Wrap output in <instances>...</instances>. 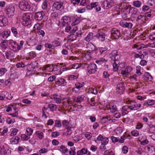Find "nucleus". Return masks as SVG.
<instances>
[{
	"instance_id": "nucleus-1",
	"label": "nucleus",
	"mask_w": 155,
	"mask_h": 155,
	"mask_svg": "<svg viewBox=\"0 0 155 155\" xmlns=\"http://www.w3.org/2000/svg\"><path fill=\"white\" fill-rule=\"evenodd\" d=\"M33 15L29 13H26L23 15L22 18L25 22V25L27 26L31 24Z\"/></svg>"
},
{
	"instance_id": "nucleus-2",
	"label": "nucleus",
	"mask_w": 155,
	"mask_h": 155,
	"mask_svg": "<svg viewBox=\"0 0 155 155\" xmlns=\"http://www.w3.org/2000/svg\"><path fill=\"white\" fill-rule=\"evenodd\" d=\"M18 6L21 10L25 11H28L31 8L30 4L25 0L20 1L19 3Z\"/></svg>"
},
{
	"instance_id": "nucleus-3",
	"label": "nucleus",
	"mask_w": 155,
	"mask_h": 155,
	"mask_svg": "<svg viewBox=\"0 0 155 155\" xmlns=\"http://www.w3.org/2000/svg\"><path fill=\"white\" fill-rule=\"evenodd\" d=\"M8 45L9 49L15 52L18 51V44L13 40H11L8 41Z\"/></svg>"
},
{
	"instance_id": "nucleus-4",
	"label": "nucleus",
	"mask_w": 155,
	"mask_h": 155,
	"mask_svg": "<svg viewBox=\"0 0 155 155\" xmlns=\"http://www.w3.org/2000/svg\"><path fill=\"white\" fill-rule=\"evenodd\" d=\"M15 8L14 6L11 5L7 7L6 9V14L9 18H12L15 14Z\"/></svg>"
},
{
	"instance_id": "nucleus-5",
	"label": "nucleus",
	"mask_w": 155,
	"mask_h": 155,
	"mask_svg": "<svg viewBox=\"0 0 155 155\" xmlns=\"http://www.w3.org/2000/svg\"><path fill=\"white\" fill-rule=\"evenodd\" d=\"M87 68V72L90 74H93L96 71L97 67L94 63H91L88 64Z\"/></svg>"
},
{
	"instance_id": "nucleus-6",
	"label": "nucleus",
	"mask_w": 155,
	"mask_h": 155,
	"mask_svg": "<svg viewBox=\"0 0 155 155\" xmlns=\"http://www.w3.org/2000/svg\"><path fill=\"white\" fill-rule=\"evenodd\" d=\"M110 31L112 36L115 39H118L120 36V31L116 28L112 29Z\"/></svg>"
},
{
	"instance_id": "nucleus-7",
	"label": "nucleus",
	"mask_w": 155,
	"mask_h": 155,
	"mask_svg": "<svg viewBox=\"0 0 155 155\" xmlns=\"http://www.w3.org/2000/svg\"><path fill=\"white\" fill-rule=\"evenodd\" d=\"M112 0H107L103 1L101 4V6L104 9H108L111 7L113 5L111 2Z\"/></svg>"
},
{
	"instance_id": "nucleus-8",
	"label": "nucleus",
	"mask_w": 155,
	"mask_h": 155,
	"mask_svg": "<svg viewBox=\"0 0 155 155\" xmlns=\"http://www.w3.org/2000/svg\"><path fill=\"white\" fill-rule=\"evenodd\" d=\"M45 15L44 12L43 11H41L35 12L34 14V17L35 20L40 21L43 19Z\"/></svg>"
},
{
	"instance_id": "nucleus-9",
	"label": "nucleus",
	"mask_w": 155,
	"mask_h": 155,
	"mask_svg": "<svg viewBox=\"0 0 155 155\" xmlns=\"http://www.w3.org/2000/svg\"><path fill=\"white\" fill-rule=\"evenodd\" d=\"M38 64L36 61H35L31 62L29 64H28L26 66L27 67V70L28 71H35V68L38 66Z\"/></svg>"
},
{
	"instance_id": "nucleus-10",
	"label": "nucleus",
	"mask_w": 155,
	"mask_h": 155,
	"mask_svg": "<svg viewBox=\"0 0 155 155\" xmlns=\"http://www.w3.org/2000/svg\"><path fill=\"white\" fill-rule=\"evenodd\" d=\"M112 56L110 57L111 60L117 62L120 59V55L117 54V52L116 50L112 51L111 53Z\"/></svg>"
},
{
	"instance_id": "nucleus-11",
	"label": "nucleus",
	"mask_w": 155,
	"mask_h": 155,
	"mask_svg": "<svg viewBox=\"0 0 155 155\" xmlns=\"http://www.w3.org/2000/svg\"><path fill=\"white\" fill-rule=\"evenodd\" d=\"M124 86L123 83L121 82L117 84L116 87V90L118 94H122L123 93L124 91Z\"/></svg>"
},
{
	"instance_id": "nucleus-12",
	"label": "nucleus",
	"mask_w": 155,
	"mask_h": 155,
	"mask_svg": "<svg viewBox=\"0 0 155 155\" xmlns=\"http://www.w3.org/2000/svg\"><path fill=\"white\" fill-rule=\"evenodd\" d=\"M55 83L59 86H64L66 85L67 82L65 80L62 78H59L56 81Z\"/></svg>"
},
{
	"instance_id": "nucleus-13",
	"label": "nucleus",
	"mask_w": 155,
	"mask_h": 155,
	"mask_svg": "<svg viewBox=\"0 0 155 155\" xmlns=\"http://www.w3.org/2000/svg\"><path fill=\"white\" fill-rule=\"evenodd\" d=\"M129 109L130 110H136L139 109L141 107V104H140L135 103L134 104L130 103V105H128Z\"/></svg>"
},
{
	"instance_id": "nucleus-14",
	"label": "nucleus",
	"mask_w": 155,
	"mask_h": 155,
	"mask_svg": "<svg viewBox=\"0 0 155 155\" xmlns=\"http://www.w3.org/2000/svg\"><path fill=\"white\" fill-rule=\"evenodd\" d=\"M124 70H122L121 73L123 75H127L130 73L132 70V68L130 66L126 67Z\"/></svg>"
},
{
	"instance_id": "nucleus-15",
	"label": "nucleus",
	"mask_w": 155,
	"mask_h": 155,
	"mask_svg": "<svg viewBox=\"0 0 155 155\" xmlns=\"http://www.w3.org/2000/svg\"><path fill=\"white\" fill-rule=\"evenodd\" d=\"M7 21L5 17L3 15H0V26L3 27L6 25Z\"/></svg>"
},
{
	"instance_id": "nucleus-16",
	"label": "nucleus",
	"mask_w": 155,
	"mask_h": 155,
	"mask_svg": "<svg viewBox=\"0 0 155 155\" xmlns=\"http://www.w3.org/2000/svg\"><path fill=\"white\" fill-rule=\"evenodd\" d=\"M62 3L60 2H56L53 5V7L55 9L57 10L60 9L62 6Z\"/></svg>"
},
{
	"instance_id": "nucleus-17",
	"label": "nucleus",
	"mask_w": 155,
	"mask_h": 155,
	"mask_svg": "<svg viewBox=\"0 0 155 155\" xmlns=\"http://www.w3.org/2000/svg\"><path fill=\"white\" fill-rule=\"evenodd\" d=\"M96 36L101 41H103L105 39V34L103 32H100L97 33Z\"/></svg>"
},
{
	"instance_id": "nucleus-18",
	"label": "nucleus",
	"mask_w": 155,
	"mask_h": 155,
	"mask_svg": "<svg viewBox=\"0 0 155 155\" xmlns=\"http://www.w3.org/2000/svg\"><path fill=\"white\" fill-rule=\"evenodd\" d=\"M86 48L88 50L91 51H93L96 50L95 46L92 43H89L87 44Z\"/></svg>"
},
{
	"instance_id": "nucleus-19",
	"label": "nucleus",
	"mask_w": 155,
	"mask_h": 155,
	"mask_svg": "<svg viewBox=\"0 0 155 155\" xmlns=\"http://www.w3.org/2000/svg\"><path fill=\"white\" fill-rule=\"evenodd\" d=\"M120 24L121 26L125 28H131L133 24L131 23H127L126 22H120Z\"/></svg>"
},
{
	"instance_id": "nucleus-20",
	"label": "nucleus",
	"mask_w": 155,
	"mask_h": 155,
	"mask_svg": "<svg viewBox=\"0 0 155 155\" xmlns=\"http://www.w3.org/2000/svg\"><path fill=\"white\" fill-rule=\"evenodd\" d=\"M129 109L128 105H125L122 108V116H124L127 114L129 112L127 110Z\"/></svg>"
},
{
	"instance_id": "nucleus-21",
	"label": "nucleus",
	"mask_w": 155,
	"mask_h": 155,
	"mask_svg": "<svg viewBox=\"0 0 155 155\" xmlns=\"http://www.w3.org/2000/svg\"><path fill=\"white\" fill-rule=\"evenodd\" d=\"M2 155H9V154L11 153V150L7 148H5L3 146L2 147Z\"/></svg>"
},
{
	"instance_id": "nucleus-22",
	"label": "nucleus",
	"mask_w": 155,
	"mask_h": 155,
	"mask_svg": "<svg viewBox=\"0 0 155 155\" xmlns=\"http://www.w3.org/2000/svg\"><path fill=\"white\" fill-rule=\"evenodd\" d=\"M85 96L84 95H81L80 96H78L76 97H74V101L76 102H81L84 100Z\"/></svg>"
},
{
	"instance_id": "nucleus-23",
	"label": "nucleus",
	"mask_w": 155,
	"mask_h": 155,
	"mask_svg": "<svg viewBox=\"0 0 155 155\" xmlns=\"http://www.w3.org/2000/svg\"><path fill=\"white\" fill-rule=\"evenodd\" d=\"M71 127L66 128L64 129L65 132L63 133V135H65L66 136H68L71 135L72 133V131L71 129Z\"/></svg>"
},
{
	"instance_id": "nucleus-24",
	"label": "nucleus",
	"mask_w": 155,
	"mask_h": 155,
	"mask_svg": "<svg viewBox=\"0 0 155 155\" xmlns=\"http://www.w3.org/2000/svg\"><path fill=\"white\" fill-rule=\"evenodd\" d=\"M136 20L138 22L140 21L141 24L144 23L146 21L145 17L143 15H140L137 17Z\"/></svg>"
},
{
	"instance_id": "nucleus-25",
	"label": "nucleus",
	"mask_w": 155,
	"mask_h": 155,
	"mask_svg": "<svg viewBox=\"0 0 155 155\" xmlns=\"http://www.w3.org/2000/svg\"><path fill=\"white\" fill-rule=\"evenodd\" d=\"M82 106L81 105H74L70 107V108L73 111L79 110V109L81 108Z\"/></svg>"
},
{
	"instance_id": "nucleus-26",
	"label": "nucleus",
	"mask_w": 155,
	"mask_h": 155,
	"mask_svg": "<svg viewBox=\"0 0 155 155\" xmlns=\"http://www.w3.org/2000/svg\"><path fill=\"white\" fill-rule=\"evenodd\" d=\"M87 149L84 148L80 150H78L77 153V155H82L87 153Z\"/></svg>"
},
{
	"instance_id": "nucleus-27",
	"label": "nucleus",
	"mask_w": 155,
	"mask_h": 155,
	"mask_svg": "<svg viewBox=\"0 0 155 155\" xmlns=\"http://www.w3.org/2000/svg\"><path fill=\"white\" fill-rule=\"evenodd\" d=\"M133 5L137 8H140L142 4L141 2L139 0L134 1L133 2Z\"/></svg>"
},
{
	"instance_id": "nucleus-28",
	"label": "nucleus",
	"mask_w": 155,
	"mask_h": 155,
	"mask_svg": "<svg viewBox=\"0 0 155 155\" xmlns=\"http://www.w3.org/2000/svg\"><path fill=\"white\" fill-rule=\"evenodd\" d=\"M93 33L89 32L85 38V40L87 41H90L93 38Z\"/></svg>"
},
{
	"instance_id": "nucleus-29",
	"label": "nucleus",
	"mask_w": 155,
	"mask_h": 155,
	"mask_svg": "<svg viewBox=\"0 0 155 155\" xmlns=\"http://www.w3.org/2000/svg\"><path fill=\"white\" fill-rule=\"evenodd\" d=\"M58 95L55 94L53 95V98L54 99L56 102L57 104H60L61 102V99L58 97Z\"/></svg>"
},
{
	"instance_id": "nucleus-30",
	"label": "nucleus",
	"mask_w": 155,
	"mask_h": 155,
	"mask_svg": "<svg viewBox=\"0 0 155 155\" xmlns=\"http://www.w3.org/2000/svg\"><path fill=\"white\" fill-rule=\"evenodd\" d=\"M48 107L50 109V110L52 111L56 110L57 109V105L53 104H49L48 105Z\"/></svg>"
},
{
	"instance_id": "nucleus-31",
	"label": "nucleus",
	"mask_w": 155,
	"mask_h": 155,
	"mask_svg": "<svg viewBox=\"0 0 155 155\" xmlns=\"http://www.w3.org/2000/svg\"><path fill=\"white\" fill-rule=\"evenodd\" d=\"M62 124L63 126L66 128L69 127L71 126V124L68 120H63L62 122Z\"/></svg>"
},
{
	"instance_id": "nucleus-32",
	"label": "nucleus",
	"mask_w": 155,
	"mask_h": 155,
	"mask_svg": "<svg viewBox=\"0 0 155 155\" xmlns=\"http://www.w3.org/2000/svg\"><path fill=\"white\" fill-rule=\"evenodd\" d=\"M19 138L18 137L16 136L15 137H12L11 139V141L12 143L14 144H16L18 143Z\"/></svg>"
},
{
	"instance_id": "nucleus-33",
	"label": "nucleus",
	"mask_w": 155,
	"mask_h": 155,
	"mask_svg": "<svg viewBox=\"0 0 155 155\" xmlns=\"http://www.w3.org/2000/svg\"><path fill=\"white\" fill-rule=\"evenodd\" d=\"M84 85V83L83 82L81 83L77 82L75 85V87L79 90L81 89V88L83 87Z\"/></svg>"
},
{
	"instance_id": "nucleus-34",
	"label": "nucleus",
	"mask_w": 155,
	"mask_h": 155,
	"mask_svg": "<svg viewBox=\"0 0 155 155\" xmlns=\"http://www.w3.org/2000/svg\"><path fill=\"white\" fill-rule=\"evenodd\" d=\"M81 21V19L80 17H77L73 21V22L72 23V25L74 26L75 25L78 24Z\"/></svg>"
},
{
	"instance_id": "nucleus-35",
	"label": "nucleus",
	"mask_w": 155,
	"mask_h": 155,
	"mask_svg": "<svg viewBox=\"0 0 155 155\" xmlns=\"http://www.w3.org/2000/svg\"><path fill=\"white\" fill-rule=\"evenodd\" d=\"M77 37L76 35L74 34H71L68 36V39L71 40L72 41L75 40L77 38Z\"/></svg>"
},
{
	"instance_id": "nucleus-36",
	"label": "nucleus",
	"mask_w": 155,
	"mask_h": 155,
	"mask_svg": "<svg viewBox=\"0 0 155 155\" xmlns=\"http://www.w3.org/2000/svg\"><path fill=\"white\" fill-rule=\"evenodd\" d=\"M12 32L13 33V35L15 37H17L18 32L17 29L14 27H12L11 28Z\"/></svg>"
},
{
	"instance_id": "nucleus-37",
	"label": "nucleus",
	"mask_w": 155,
	"mask_h": 155,
	"mask_svg": "<svg viewBox=\"0 0 155 155\" xmlns=\"http://www.w3.org/2000/svg\"><path fill=\"white\" fill-rule=\"evenodd\" d=\"M130 10H131V13L132 14V16L134 15H136L137 12V9L134 7L130 8Z\"/></svg>"
},
{
	"instance_id": "nucleus-38",
	"label": "nucleus",
	"mask_w": 155,
	"mask_h": 155,
	"mask_svg": "<svg viewBox=\"0 0 155 155\" xmlns=\"http://www.w3.org/2000/svg\"><path fill=\"white\" fill-rule=\"evenodd\" d=\"M107 60L103 58H100L98 60L96 61L97 63L99 64H101L103 63H104L107 62Z\"/></svg>"
},
{
	"instance_id": "nucleus-39",
	"label": "nucleus",
	"mask_w": 155,
	"mask_h": 155,
	"mask_svg": "<svg viewBox=\"0 0 155 155\" xmlns=\"http://www.w3.org/2000/svg\"><path fill=\"white\" fill-rule=\"evenodd\" d=\"M111 119L109 117H103L101 119L102 122L105 123L108 121H110Z\"/></svg>"
},
{
	"instance_id": "nucleus-40",
	"label": "nucleus",
	"mask_w": 155,
	"mask_h": 155,
	"mask_svg": "<svg viewBox=\"0 0 155 155\" xmlns=\"http://www.w3.org/2000/svg\"><path fill=\"white\" fill-rule=\"evenodd\" d=\"M35 133L39 139H41L43 138V134L42 132L40 131H36Z\"/></svg>"
},
{
	"instance_id": "nucleus-41",
	"label": "nucleus",
	"mask_w": 155,
	"mask_h": 155,
	"mask_svg": "<svg viewBox=\"0 0 155 155\" xmlns=\"http://www.w3.org/2000/svg\"><path fill=\"white\" fill-rule=\"evenodd\" d=\"M48 2L47 0H45L43 2L42 5V8L43 9H46L47 8Z\"/></svg>"
},
{
	"instance_id": "nucleus-42",
	"label": "nucleus",
	"mask_w": 155,
	"mask_h": 155,
	"mask_svg": "<svg viewBox=\"0 0 155 155\" xmlns=\"http://www.w3.org/2000/svg\"><path fill=\"white\" fill-rule=\"evenodd\" d=\"M8 41H4L1 44V45L2 48L4 49H6L8 44Z\"/></svg>"
},
{
	"instance_id": "nucleus-43",
	"label": "nucleus",
	"mask_w": 155,
	"mask_h": 155,
	"mask_svg": "<svg viewBox=\"0 0 155 155\" xmlns=\"http://www.w3.org/2000/svg\"><path fill=\"white\" fill-rule=\"evenodd\" d=\"M119 63H118V61L115 62L114 61L113 64V67L114 70L115 71H117L118 70V66L117 64H119Z\"/></svg>"
},
{
	"instance_id": "nucleus-44",
	"label": "nucleus",
	"mask_w": 155,
	"mask_h": 155,
	"mask_svg": "<svg viewBox=\"0 0 155 155\" xmlns=\"http://www.w3.org/2000/svg\"><path fill=\"white\" fill-rule=\"evenodd\" d=\"M7 71V70L4 68H0V77L4 75Z\"/></svg>"
},
{
	"instance_id": "nucleus-45",
	"label": "nucleus",
	"mask_w": 155,
	"mask_h": 155,
	"mask_svg": "<svg viewBox=\"0 0 155 155\" xmlns=\"http://www.w3.org/2000/svg\"><path fill=\"white\" fill-rule=\"evenodd\" d=\"M10 31H5L3 34V38H7L10 35Z\"/></svg>"
},
{
	"instance_id": "nucleus-46",
	"label": "nucleus",
	"mask_w": 155,
	"mask_h": 155,
	"mask_svg": "<svg viewBox=\"0 0 155 155\" xmlns=\"http://www.w3.org/2000/svg\"><path fill=\"white\" fill-rule=\"evenodd\" d=\"M110 109L111 112H114L117 111V107L116 106L113 105L110 107Z\"/></svg>"
},
{
	"instance_id": "nucleus-47",
	"label": "nucleus",
	"mask_w": 155,
	"mask_h": 155,
	"mask_svg": "<svg viewBox=\"0 0 155 155\" xmlns=\"http://www.w3.org/2000/svg\"><path fill=\"white\" fill-rule=\"evenodd\" d=\"M26 132H27V134L30 136V135H32L33 132V130L31 128L28 127L26 129Z\"/></svg>"
},
{
	"instance_id": "nucleus-48",
	"label": "nucleus",
	"mask_w": 155,
	"mask_h": 155,
	"mask_svg": "<svg viewBox=\"0 0 155 155\" xmlns=\"http://www.w3.org/2000/svg\"><path fill=\"white\" fill-rule=\"evenodd\" d=\"M104 155H115L113 152L110 150H106L104 152Z\"/></svg>"
},
{
	"instance_id": "nucleus-49",
	"label": "nucleus",
	"mask_w": 155,
	"mask_h": 155,
	"mask_svg": "<svg viewBox=\"0 0 155 155\" xmlns=\"http://www.w3.org/2000/svg\"><path fill=\"white\" fill-rule=\"evenodd\" d=\"M125 67V64L123 63H121L118 65V70H122L124 69Z\"/></svg>"
},
{
	"instance_id": "nucleus-50",
	"label": "nucleus",
	"mask_w": 155,
	"mask_h": 155,
	"mask_svg": "<svg viewBox=\"0 0 155 155\" xmlns=\"http://www.w3.org/2000/svg\"><path fill=\"white\" fill-rule=\"evenodd\" d=\"M24 42L23 41H20V44L18 45V51L20 50L23 48V45Z\"/></svg>"
},
{
	"instance_id": "nucleus-51",
	"label": "nucleus",
	"mask_w": 155,
	"mask_h": 155,
	"mask_svg": "<svg viewBox=\"0 0 155 155\" xmlns=\"http://www.w3.org/2000/svg\"><path fill=\"white\" fill-rule=\"evenodd\" d=\"M89 1L88 0H82L81 2L80 5L82 6H85L87 5Z\"/></svg>"
},
{
	"instance_id": "nucleus-52",
	"label": "nucleus",
	"mask_w": 155,
	"mask_h": 155,
	"mask_svg": "<svg viewBox=\"0 0 155 155\" xmlns=\"http://www.w3.org/2000/svg\"><path fill=\"white\" fill-rule=\"evenodd\" d=\"M101 141H102L101 143H103V144L106 145L108 143L109 140L107 137H104Z\"/></svg>"
},
{
	"instance_id": "nucleus-53",
	"label": "nucleus",
	"mask_w": 155,
	"mask_h": 155,
	"mask_svg": "<svg viewBox=\"0 0 155 155\" xmlns=\"http://www.w3.org/2000/svg\"><path fill=\"white\" fill-rule=\"evenodd\" d=\"M84 57L87 60H89L91 59V56L90 53H87L85 54Z\"/></svg>"
},
{
	"instance_id": "nucleus-54",
	"label": "nucleus",
	"mask_w": 155,
	"mask_h": 155,
	"mask_svg": "<svg viewBox=\"0 0 155 155\" xmlns=\"http://www.w3.org/2000/svg\"><path fill=\"white\" fill-rule=\"evenodd\" d=\"M29 55L31 58H33L35 57L36 56V54L35 52L34 51H31L29 53Z\"/></svg>"
},
{
	"instance_id": "nucleus-55",
	"label": "nucleus",
	"mask_w": 155,
	"mask_h": 155,
	"mask_svg": "<svg viewBox=\"0 0 155 155\" xmlns=\"http://www.w3.org/2000/svg\"><path fill=\"white\" fill-rule=\"evenodd\" d=\"M21 138L23 140H27L30 138V137L29 136H27L25 134H23L21 135Z\"/></svg>"
},
{
	"instance_id": "nucleus-56",
	"label": "nucleus",
	"mask_w": 155,
	"mask_h": 155,
	"mask_svg": "<svg viewBox=\"0 0 155 155\" xmlns=\"http://www.w3.org/2000/svg\"><path fill=\"white\" fill-rule=\"evenodd\" d=\"M55 126L57 127H61V121L59 120H56L55 121Z\"/></svg>"
},
{
	"instance_id": "nucleus-57",
	"label": "nucleus",
	"mask_w": 155,
	"mask_h": 155,
	"mask_svg": "<svg viewBox=\"0 0 155 155\" xmlns=\"http://www.w3.org/2000/svg\"><path fill=\"white\" fill-rule=\"evenodd\" d=\"M45 46L49 48H52L53 49L54 48V46L51 44L46 43L45 45Z\"/></svg>"
},
{
	"instance_id": "nucleus-58",
	"label": "nucleus",
	"mask_w": 155,
	"mask_h": 155,
	"mask_svg": "<svg viewBox=\"0 0 155 155\" xmlns=\"http://www.w3.org/2000/svg\"><path fill=\"white\" fill-rule=\"evenodd\" d=\"M66 25L65 28V31L67 32H69L71 29V26L70 25H68L67 24H66Z\"/></svg>"
},
{
	"instance_id": "nucleus-59",
	"label": "nucleus",
	"mask_w": 155,
	"mask_h": 155,
	"mask_svg": "<svg viewBox=\"0 0 155 155\" xmlns=\"http://www.w3.org/2000/svg\"><path fill=\"white\" fill-rule=\"evenodd\" d=\"M128 150V149L126 146H124L122 148V151L124 153H126Z\"/></svg>"
},
{
	"instance_id": "nucleus-60",
	"label": "nucleus",
	"mask_w": 155,
	"mask_h": 155,
	"mask_svg": "<svg viewBox=\"0 0 155 155\" xmlns=\"http://www.w3.org/2000/svg\"><path fill=\"white\" fill-rule=\"evenodd\" d=\"M60 135V133L57 131L53 132L51 134V136L53 137H56Z\"/></svg>"
},
{
	"instance_id": "nucleus-61",
	"label": "nucleus",
	"mask_w": 155,
	"mask_h": 155,
	"mask_svg": "<svg viewBox=\"0 0 155 155\" xmlns=\"http://www.w3.org/2000/svg\"><path fill=\"white\" fill-rule=\"evenodd\" d=\"M12 53L10 51L7 52L5 53V56L6 58L8 59H9L12 56Z\"/></svg>"
},
{
	"instance_id": "nucleus-62",
	"label": "nucleus",
	"mask_w": 155,
	"mask_h": 155,
	"mask_svg": "<svg viewBox=\"0 0 155 155\" xmlns=\"http://www.w3.org/2000/svg\"><path fill=\"white\" fill-rule=\"evenodd\" d=\"M131 134L134 136H137L139 134V133L137 130H133L131 132Z\"/></svg>"
},
{
	"instance_id": "nucleus-63",
	"label": "nucleus",
	"mask_w": 155,
	"mask_h": 155,
	"mask_svg": "<svg viewBox=\"0 0 155 155\" xmlns=\"http://www.w3.org/2000/svg\"><path fill=\"white\" fill-rule=\"evenodd\" d=\"M51 16L53 18L56 19L58 16V15L57 12H54L51 14Z\"/></svg>"
},
{
	"instance_id": "nucleus-64",
	"label": "nucleus",
	"mask_w": 155,
	"mask_h": 155,
	"mask_svg": "<svg viewBox=\"0 0 155 155\" xmlns=\"http://www.w3.org/2000/svg\"><path fill=\"white\" fill-rule=\"evenodd\" d=\"M37 33L40 35H41L42 37H44L45 36V32L42 30H40L37 31Z\"/></svg>"
}]
</instances>
